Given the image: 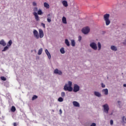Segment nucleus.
<instances>
[{
  "mask_svg": "<svg viewBox=\"0 0 126 126\" xmlns=\"http://www.w3.org/2000/svg\"><path fill=\"white\" fill-rule=\"evenodd\" d=\"M72 82L71 81H68V84H66L63 88L64 91H68L69 92H71L73 89L72 88Z\"/></svg>",
  "mask_w": 126,
  "mask_h": 126,
  "instance_id": "obj_1",
  "label": "nucleus"
},
{
  "mask_svg": "<svg viewBox=\"0 0 126 126\" xmlns=\"http://www.w3.org/2000/svg\"><path fill=\"white\" fill-rule=\"evenodd\" d=\"M110 14H105L103 16V19L104 21H105V24L107 26L108 25H110V23H111V21H110Z\"/></svg>",
  "mask_w": 126,
  "mask_h": 126,
  "instance_id": "obj_2",
  "label": "nucleus"
},
{
  "mask_svg": "<svg viewBox=\"0 0 126 126\" xmlns=\"http://www.w3.org/2000/svg\"><path fill=\"white\" fill-rule=\"evenodd\" d=\"M104 110V113L108 114L109 113V110H110V108L109 107V105L108 104H105L102 106Z\"/></svg>",
  "mask_w": 126,
  "mask_h": 126,
  "instance_id": "obj_3",
  "label": "nucleus"
},
{
  "mask_svg": "<svg viewBox=\"0 0 126 126\" xmlns=\"http://www.w3.org/2000/svg\"><path fill=\"white\" fill-rule=\"evenodd\" d=\"M82 32L83 33V34H88V33H89V32H90V28L88 27L84 28L82 30Z\"/></svg>",
  "mask_w": 126,
  "mask_h": 126,
  "instance_id": "obj_4",
  "label": "nucleus"
},
{
  "mask_svg": "<svg viewBox=\"0 0 126 126\" xmlns=\"http://www.w3.org/2000/svg\"><path fill=\"white\" fill-rule=\"evenodd\" d=\"M91 47H92L93 50H96L97 49V44L95 42H92L90 44Z\"/></svg>",
  "mask_w": 126,
  "mask_h": 126,
  "instance_id": "obj_5",
  "label": "nucleus"
},
{
  "mask_svg": "<svg viewBox=\"0 0 126 126\" xmlns=\"http://www.w3.org/2000/svg\"><path fill=\"white\" fill-rule=\"evenodd\" d=\"M33 33V36H34L35 38H36V39H39V33L38 32V31H37V30H34Z\"/></svg>",
  "mask_w": 126,
  "mask_h": 126,
  "instance_id": "obj_6",
  "label": "nucleus"
},
{
  "mask_svg": "<svg viewBox=\"0 0 126 126\" xmlns=\"http://www.w3.org/2000/svg\"><path fill=\"white\" fill-rule=\"evenodd\" d=\"M80 88L79 86L76 84H75L74 85V88H73V92H78L79 91Z\"/></svg>",
  "mask_w": 126,
  "mask_h": 126,
  "instance_id": "obj_7",
  "label": "nucleus"
},
{
  "mask_svg": "<svg viewBox=\"0 0 126 126\" xmlns=\"http://www.w3.org/2000/svg\"><path fill=\"white\" fill-rule=\"evenodd\" d=\"M54 73L55 74H58L59 75H62L63 72L61 70H59V69L57 68L54 70Z\"/></svg>",
  "mask_w": 126,
  "mask_h": 126,
  "instance_id": "obj_8",
  "label": "nucleus"
},
{
  "mask_svg": "<svg viewBox=\"0 0 126 126\" xmlns=\"http://www.w3.org/2000/svg\"><path fill=\"white\" fill-rule=\"evenodd\" d=\"M39 37L43 38L44 37V32H43V30L39 29Z\"/></svg>",
  "mask_w": 126,
  "mask_h": 126,
  "instance_id": "obj_9",
  "label": "nucleus"
},
{
  "mask_svg": "<svg viewBox=\"0 0 126 126\" xmlns=\"http://www.w3.org/2000/svg\"><path fill=\"white\" fill-rule=\"evenodd\" d=\"M33 14L35 17V20L36 21H39V20H40V18H39V16H38V14H37V12H33Z\"/></svg>",
  "mask_w": 126,
  "mask_h": 126,
  "instance_id": "obj_10",
  "label": "nucleus"
},
{
  "mask_svg": "<svg viewBox=\"0 0 126 126\" xmlns=\"http://www.w3.org/2000/svg\"><path fill=\"white\" fill-rule=\"evenodd\" d=\"M45 52L47 55V56H48V58L49 60H51V54H50V52H49V51H48V49H45Z\"/></svg>",
  "mask_w": 126,
  "mask_h": 126,
  "instance_id": "obj_11",
  "label": "nucleus"
},
{
  "mask_svg": "<svg viewBox=\"0 0 126 126\" xmlns=\"http://www.w3.org/2000/svg\"><path fill=\"white\" fill-rule=\"evenodd\" d=\"M47 21L49 22V23H51V22L52 21V16H51V14H49L47 15Z\"/></svg>",
  "mask_w": 126,
  "mask_h": 126,
  "instance_id": "obj_12",
  "label": "nucleus"
},
{
  "mask_svg": "<svg viewBox=\"0 0 126 126\" xmlns=\"http://www.w3.org/2000/svg\"><path fill=\"white\" fill-rule=\"evenodd\" d=\"M0 45H1L3 47H5V46H6V43L4 42L3 39H2L0 41Z\"/></svg>",
  "mask_w": 126,
  "mask_h": 126,
  "instance_id": "obj_13",
  "label": "nucleus"
},
{
  "mask_svg": "<svg viewBox=\"0 0 126 126\" xmlns=\"http://www.w3.org/2000/svg\"><path fill=\"white\" fill-rule=\"evenodd\" d=\"M73 105L74 106V107H80L79 103H78L77 101H73Z\"/></svg>",
  "mask_w": 126,
  "mask_h": 126,
  "instance_id": "obj_14",
  "label": "nucleus"
},
{
  "mask_svg": "<svg viewBox=\"0 0 126 126\" xmlns=\"http://www.w3.org/2000/svg\"><path fill=\"white\" fill-rule=\"evenodd\" d=\"M62 4L65 7H67V6H68V4H67V1L66 0H63L62 1Z\"/></svg>",
  "mask_w": 126,
  "mask_h": 126,
  "instance_id": "obj_15",
  "label": "nucleus"
},
{
  "mask_svg": "<svg viewBox=\"0 0 126 126\" xmlns=\"http://www.w3.org/2000/svg\"><path fill=\"white\" fill-rule=\"evenodd\" d=\"M62 22L64 24H66L67 23V22H66V18H65V17H63L62 18Z\"/></svg>",
  "mask_w": 126,
  "mask_h": 126,
  "instance_id": "obj_16",
  "label": "nucleus"
},
{
  "mask_svg": "<svg viewBox=\"0 0 126 126\" xmlns=\"http://www.w3.org/2000/svg\"><path fill=\"white\" fill-rule=\"evenodd\" d=\"M94 94L97 97H101V94L98 92H94Z\"/></svg>",
  "mask_w": 126,
  "mask_h": 126,
  "instance_id": "obj_17",
  "label": "nucleus"
},
{
  "mask_svg": "<svg viewBox=\"0 0 126 126\" xmlns=\"http://www.w3.org/2000/svg\"><path fill=\"white\" fill-rule=\"evenodd\" d=\"M44 6L46 8H47V9L50 8V5L47 2H44Z\"/></svg>",
  "mask_w": 126,
  "mask_h": 126,
  "instance_id": "obj_18",
  "label": "nucleus"
},
{
  "mask_svg": "<svg viewBox=\"0 0 126 126\" xmlns=\"http://www.w3.org/2000/svg\"><path fill=\"white\" fill-rule=\"evenodd\" d=\"M65 44L68 46L69 47L70 46V44H69V41H68V40L67 39H66L65 40Z\"/></svg>",
  "mask_w": 126,
  "mask_h": 126,
  "instance_id": "obj_19",
  "label": "nucleus"
},
{
  "mask_svg": "<svg viewBox=\"0 0 126 126\" xmlns=\"http://www.w3.org/2000/svg\"><path fill=\"white\" fill-rule=\"evenodd\" d=\"M43 52V48H41L38 52V55L40 56V55H42V53Z\"/></svg>",
  "mask_w": 126,
  "mask_h": 126,
  "instance_id": "obj_20",
  "label": "nucleus"
},
{
  "mask_svg": "<svg viewBox=\"0 0 126 126\" xmlns=\"http://www.w3.org/2000/svg\"><path fill=\"white\" fill-rule=\"evenodd\" d=\"M71 46H72V47L75 46V41L74 40H71Z\"/></svg>",
  "mask_w": 126,
  "mask_h": 126,
  "instance_id": "obj_21",
  "label": "nucleus"
},
{
  "mask_svg": "<svg viewBox=\"0 0 126 126\" xmlns=\"http://www.w3.org/2000/svg\"><path fill=\"white\" fill-rule=\"evenodd\" d=\"M111 49L112 50V51H114L115 52H116V51L117 50V47H116L115 46H111Z\"/></svg>",
  "mask_w": 126,
  "mask_h": 126,
  "instance_id": "obj_22",
  "label": "nucleus"
},
{
  "mask_svg": "<svg viewBox=\"0 0 126 126\" xmlns=\"http://www.w3.org/2000/svg\"><path fill=\"white\" fill-rule=\"evenodd\" d=\"M102 92H104L105 95H108V90L107 89H103Z\"/></svg>",
  "mask_w": 126,
  "mask_h": 126,
  "instance_id": "obj_23",
  "label": "nucleus"
},
{
  "mask_svg": "<svg viewBox=\"0 0 126 126\" xmlns=\"http://www.w3.org/2000/svg\"><path fill=\"white\" fill-rule=\"evenodd\" d=\"M60 52H61V54H64V53H65V51H64V48L63 47H62L60 49Z\"/></svg>",
  "mask_w": 126,
  "mask_h": 126,
  "instance_id": "obj_24",
  "label": "nucleus"
},
{
  "mask_svg": "<svg viewBox=\"0 0 126 126\" xmlns=\"http://www.w3.org/2000/svg\"><path fill=\"white\" fill-rule=\"evenodd\" d=\"M11 112H15V111H16V108H15V106H12L11 108Z\"/></svg>",
  "mask_w": 126,
  "mask_h": 126,
  "instance_id": "obj_25",
  "label": "nucleus"
},
{
  "mask_svg": "<svg viewBox=\"0 0 126 126\" xmlns=\"http://www.w3.org/2000/svg\"><path fill=\"white\" fill-rule=\"evenodd\" d=\"M37 98H38V96L34 95L32 97V100L34 101V100H36V99H37Z\"/></svg>",
  "mask_w": 126,
  "mask_h": 126,
  "instance_id": "obj_26",
  "label": "nucleus"
},
{
  "mask_svg": "<svg viewBox=\"0 0 126 126\" xmlns=\"http://www.w3.org/2000/svg\"><path fill=\"white\" fill-rule=\"evenodd\" d=\"M97 46L98 48V51H100V50H101V43L100 42H98Z\"/></svg>",
  "mask_w": 126,
  "mask_h": 126,
  "instance_id": "obj_27",
  "label": "nucleus"
},
{
  "mask_svg": "<svg viewBox=\"0 0 126 126\" xmlns=\"http://www.w3.org/2000/svg\"><path fill=\"white\" fill-rule=\"evenodd\" d=\"M12 44V41H11V40H10L8 42V44L7 46L8 47H9V46H10Z\"/></svg>",
  "mask_w": 126,
  "mask_h": 126,
  "instance_id": "obj_28",
  "label": "nucleus"
},
{
  "mask_svg": "<svg viewBox=\"0 0 126 126\" xmlns=\"http://www.w3.org/2000/svg\"><path fill=\"white\" fill-rule=\"evenodd\" d=\"M7 50H8V46L4 47V49H3V50H2V52H5V51H6Z\"/></svg>",
  "mask_w": 126,
  "mask_h": 126,
  "instance_id": "obj_29",
  "label": "nucleus"
},
{
  "mask_svg": "<svg viewBox=\"0 0 126 126\" xmlns=\"http://www.w3.org/2000/svg\"><path fill=\"white\" fill-rule=\"evenodd\" d=\"M58 101L59 102H63V97H60L58 98Z\"/></svg>",
  "mask_w": 126,
  "mask_h": 126,
  "instance_id": "obj_30",
  "label": "nucleus"
},
{
  "mask_svg": "<svg viewBox=\"0 0 126 126\" xmlns=\"http://www.w3.org/2000/svg\"><path fill=\"white\" fill-rule=\"evenodd\" d=\"M0 79L3 80V81H5L6 80V78L4 77V76L0 77Z\"/></svg>",
  "mask_w": 126,
  "mask_h": 126,
  "instance_id": "obj_31",
  "label": "nucleus"
},
{
  "mask_svg": "<svg viewBox=\"0 0 126 126\" xmlns=\"http://www.w3.org/2000/svg\"><path fill=\"white\" fill-rule=\"evenodd\" d=\"M43 13L42 12V10H39L37 12V14L39 15H41V14H42Z\"/></svg>",
  "mask_w": 126,
  "mask_h": 126,
  "instance_id": "obj_32",
  "label": "nucleus"
},
{
  "mask_svg": "<svg viewBox=\"0 0 126 126\" xmlns=\"http://www.w3.org/2000/svg\"><path fill=\"white\" fill-rule=\"evenodd\" d=\"M61 96L62 97H64V96H65V93L64 92H62L61 93Z\"/></svg>",
  "mask_w": 126,
  "mask_h": 126,
  "instance_id": "obj_33",
  "label": "nucleus"
},
{
  "mask_svg": "<svg viewBox=\"0 0 126 126\" xmlns=\"http://www.w3.org/2000/svg\"><path fill=\"white\" fill-rule=\"evenodd\" d=\"M34 11H35L34 12H37V11H38V8L37 7H34L33 9Z\"/></svg>",
  "mask_w": 126,
  "mask_h": 126,
  "instance_id": "obj_34",
  "label": "nucleus"
},
{
  "mask_svg": "<svg viewBox=\"0 0 126 126\" xmlns=\"http://www.w3.org/2000/svg\"><path fill=\"white\" fill-rule=\"evenodd\" d=\"M41 26H42V27H43V28H46V27L45 26V24L41 23Z\"/></svg>",
  "mask_w": 126,
  "mask_h": 126,
  "instance_id": "obj_35",
  "label": "nucleus"
},
{
  "mask_svg": "<svg viewBox=\"0 0 126 126\" xmlns=\"http://www.w3.org/2000/svg\"><path fill=\"white\" fill-rule=\"evenodd\" d=\"M81 39H82V37H81V36H79L78 37V41H79V42H80V41H81Z\"/></svg>",
  "mask_w": 126,
  "mask_h": 126,
  "instance_id": "obj_36",
  "label": "nucleus"
},
{
  "mask_svg": "<svg viewBox=\"0 0 126 126\" xmlns=\"http://www.w3.org/2000/svg\"><path fill=\"white\" fill-rule=\"evenodd\" d=\"M32 5L33 6H36L37 5V3H35V2H32Z\"/></svg>",
  "mask_w": 126,
  "mask_h": 126,
  "instance_id": "obj_37",
  "label": "nucleus"
},
{
  "mask_svg": "<svg viewBox=\"0 0 126 126\" xmlns=\"http://www.w3.org/2000/svg\"><path fill=\"white\" fill-rule=\"evenodd\" d=\"M113 124H114V121L113 120H110V125L111 126H113Z\"/></svg>",
  "mask_w": 126,
  "mask_h": 126,
  "instance_id": "obj_38",
  "label": "nucleus"
},
{
  "mask_svg": "<svg viewBox=\"0 0 126 126\" xmlns=\"http://www.w3.org/2000/svg\"><path fill=\"white\" fill-rule=\"evenodd\" d=\"M105 85L104 84H103V83H101V87H102V88H105Z\"/></svg>",
  "mask_w": 126,
  "mask_h": 126,
  "instance_id": "obj_39",
  "label": "nucleus"
},
{
  "mask_svg": "<svg viewBox=\"0 0 126 126\" xmlns=\"http://www.w3.org/2000/svg\"><path fill=\"white\" fill-rule=\"evenodd\" d=\"M125 116H123V117H122V122H123V123H124V122H125Z\"/></svg>",
  "mask_w": 126,
  "mask_h": 126,
  "instance_id": "obj_40",
  "label": "nucleus"
},
{
  "mask_svg": "<svg viewBox=\"0 0 126 126\" xmlns=\"http://www.w3.org/2000/svg\"><path fill=\"white\" fill-rule=\"evenodd\" d=\"M91 126H96V124L95 123H93L91 124Z\"/></svg>",
  "mask_w": 126,
  "mask_h": 126,
  "instance_id": "obj_41",
  "label": "nucleus"
},
{
  "mask_svg": "<svg viewBox=\"0 0 126 126\" xmlns=\"http://www.w3.org/2000/svg\"><path fill=\"white\" fill-rule=\"evenodd\" d=\"M59 112H60V115H62V114L63 113V111H62V109H60Z\"/></svg>",
  "mask_w": 126,
  "mask_h": 126,
  "instance_id": "obj_42",
  "label": "nucleus"
},
{
  "mask_svg": "<svg viewBox=\"0 0 126 126\" xmlns=\"http://www.w3.org/2000/svg\"><path fill=\"white\" fill-rule=\"evenodd\" d=\"M13 126H17V124L16 123H13Z\"/></svg>",
  "mask_w": 126,
  "mask_h": 126,
  "instance_id": "obj_43",
  "label": "nucleus"
},
{
  "mask_svg": "<svg viewBox=\"0 0 126 126\" xmlns=\"http://www.w3.org/2000/svg\"><path fill=\"white\" fill-rule=\"evenodd\" d=\"M124 87H126V84H124Z\"/></svg>",
  "mask_w": 126,
  "mask_h": 126,
  "instance_id": "obj_44",
  "label": "nucleus"
},
{
  "mask_svg": "<svg viewBox=\"0 0 126 126\" xmlns=\"http://www.w3.org/2000/svg\"><path fill=\"white\" fill-rule=\"evenodd\" d=\"M120 102H121V101H118V103H120Z\"/></svg>",
  "mask_w": 126,
  "mask_h": 126,
  "instance_id": "obj_45",
  "label": "nucleus"
},
{
  "mask_svg": "<svg viewBox=\"0 0 126 126\" xmlns=\"http://www.w3.org/2000/svg\"><path fill=\"white\" fill-rule=\"evenodd\" d=\"M35 52H36V50H34Z\"/></svg>",
  "mask_w": 126,
  "mask_h": 126,
  "instance_id": "obj_46",
  "label": "nucleus"
}]
</instances>
